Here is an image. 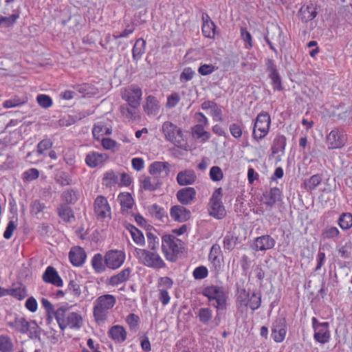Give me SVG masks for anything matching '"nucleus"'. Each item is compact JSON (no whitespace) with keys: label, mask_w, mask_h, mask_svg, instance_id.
Here are the masks:
<instances>
[{"label":"nucleus","mask_w":352,"mask_h":352,"mask_svg":"<svg viewBox=\"0 0 352 352\" xmlns=\"http://www.w3.org/2000/svg\"><path fill=\"white\" fill-rule=\"evenodd\" d=\"M116 304V297L112 294L98 296L93 303V316L96 322L98 324L105 322Z\"/></svg>","instance_id":"1"},{"label":"nucleus","mask_w":352,"mask_h":352,"mask_svg":"<svg viewBox=\"0 0 352 352\" xmlns=\"http://www.w3.org/2000/svg\"><path fill=\"white\" fill-rule=\"evenodd\" d=\"M8 326L21 334H28L33 340H41V328L35 320L28 321L25 318L16 316L12 321L7 323Z\"/></svg>","instance_id":"2"},{"label":"nucleus","mask_w":352,"mask_h":352,"mask_svg":"<svg viewBox=\"0 0 352 352\" xmlns=\"http://www.w3.org/2000/svg\"><path fill=\"white\" fill-rule=\"evenodd\" d=\"M68 308L61 306L54 312V317L60 329L67 327L70 329H80L82 324L81 316L76 312L67 313Z\"/></svg>","instance_id":"3"},{"label":"nucleus","mask_w":352,"mask_h":352,"mask_svg":"<svg viewBox=\"0 0 352 352\" xmlns=\"http://www.w3.org/2000/svg\"><path fill=\"white\" fill-rule=\"evenodd\" d=\"M161 131L165 140L177 148L186 150L187 142L181 128L170 121H166L162 124Z\"/></svg>","instance_id":"4"},{"label":"nucleus","mask_w":352,"mask_h":352,"mask_svg":"<svg viewBox=\"0 0 352 352\" xmlns=\"http://www.w3.org/2000/svg\"><path fill=\"white\" fill-rule=\"evenodd\" d=\"M134 255L138 261L148 267L153 269H161L166 266V264L157 250L135 248Z\"/></svg>","instance_id":"5"},{"label":"nucleus","mask_w":352,"mask_h":352,"mask_svg":"<svg viewBox=\"0 0 352 352\" xmlns=\"http://www.w3.org/2000/svg\"><path fill=\"white\" fill-rule=\"evenodd\" d=\"M182 248L183 242L175 236L167 234L162 236V251L168 261H175Z\"/></svg>","instance_id":"6"},{"label":"nucleus","mask_w":352,"mask_h":352,"mask_svg":"<svg viewBox=\"0 0 352 352\" xmlns=\"http://www.w3.org/2000/svg\"><path fill=\"white\" fill-rule=\"evenodd\" d=\"M202 294L217 309H226V296L222 287L216 285L208 286L203 289Z\"/></svg>","instance_id":"7"},{"label":"nucleus","mask_w":352,"mask_h":352,"mask_svg":"<svg viewBox=\"0 0 352 352\" xmlns=\"http://www.w3.org/2000/svg\"><path fill=\"white\" fill-rule=\"evenodd\" d=\"M271 124V118L268 113H259L254 122L252 138L256 142L263 139L269 133Z\"/></svg>","instance_id":"8"},{"label":"nucleus","mask_w":352,"mask_h":352,"mask_svg":"<svg viewBox=\"0 0 352 352\" xmlns=\"http://www.w3.org/2000/svg\"><path fill=\"white\" fill-rule=\"evenodd\" d=\"M221 196L222 189L219 188L213 192L209 203V214L217 219H221L226 215V210L221 201Z\"/></svg>","instance_id":"9"},{"label":"nucleus","mask_w":352,"mask_h":352,"mask_svg":"<svg viewBox=\"0 0 352 352\" xmlns=\"http://www.w3.org/2000/svg\"><path fill=\"white\" fill-rule=\"evenodd\" d=\"M311 322L314 331V339L320 344L329 342L331 338L329 322H320L315 317L312 318Z\"/></svg>","instance_id":"10"},{"label":"nucleus","mask_w":352,"mask_h":352,"mask_svg":"<svg viewBox=\"0 0 352 352\" xmlns=\"http://www.w3.org/2000/svg\"><path fill=\"white\" fill-rule=\"evenodd\" d=\"M142 91L141 88L135 85H132L125 89L122 98L131 108H138L140 106Z\"/></svg>","instance_id":"11"},{"label":"nucleus","mask_w":352,"mask_h":352,"mask_svg":"<svg viewBox=\"0 0 352 352\" xmlns=\"http://www.w3.org/2000/svg\"><path fill=\"white\" fill-rule=\"evenodd\" d=\"M266 72L268 78L271 80V85L274 91H280L284 89L282 83L281 76L277 69V66L271 59L266 60Z\"/></svg>","instance_id":"12"},{"label":"nucleus","mask_w":352,"mask_h":352,"mask_svg":"<svg viewBox=\"0 0 352 352\" xmlns=\"http://www.w3.org/2000/svg\"><path fill=\"white\" fill-rule=\"evenodd\" d=\"M126 258L125 253L122 250H111L106 252L104 263L107 268L116 270L121 267Z\"/></svg>","instance_id":"13"},{"label":"nucleus","mask_w":352,"mask_h":352,"mask_svg":"<svg viewBox=\"0 0 352 352\" xmlns=\"http://www.w3.org/2000/svg\"><path fill=\"white\" fill-rule=\"evenodd\" d=\"M94 210L98 219H104L110 217L111 214V207L107 198L102 195H98L94 203Z\"/></svg>","instance_id":"14"},{"label":"nucleus","mask_w":352,"mask_h":352,"mask_svg":"<svg viewBox=\"0 0 352 352\" xmlns=\"http://www.w3.org/2000/svg\"><path fill=\"white\" fill-rule=\"evenodd\" d=\"M286 326V320L283 317H278L273 322L272 326V337L274 342L280 343L285 340L287 333Z\"/></svg>","instance_id":"15"},{"label":"nucleus","mask_w":352,"mask_h":352,"mask_svg":"<svg viewBox=\"0 0 352 352\" xmlns=\"http://www.w3.org/2000/svg\"><path fill=\"white\" fill-rule=\"evenodd\" d=\"M346 138L343 132L338 129L332 130L327 136V144L329 149L342 147L345 144Z\"/></svg>","instance_id":"16"},{"label":"nucleus","mask_w":352,"mask_h":352,"mask_svg":"<svg viewBox=\"0 0 352 352\" xmlns=\"http://www.w3.org/2000/svg\"><path fill=\"white\" fill-rule=\"evenodd\" d=\"M282 32L279 27L272 25L271 28H267V32L264 38L269 45L270 48L275 53L277 54V50L274 46V43H280L281 42Z\"/></svg>","instance_id":"17"},{"label":"nucleus","mask_w":352,"mask_h":352,"mask_svg":"<svg viewBox=\"0 0 352 352\" xmlns=\"http://www.w3.org/2000/svg\"><path fill=\"white\" fill-rule=\"evenodd\" d=\"M275 243V240L270 235H263L255 239L253 248L256 251H265L272 249Z\"/></svg>","instance_id":"18"},{"label":"nucleus","mask_w":352,"mask_h":352,"mask_svg":"<svg viewBox=\"0 0 352 352\" xmlns=\"http://www.w3.org/2000/svg\"><path fill=\"white\" fill-rule=\"evenodd\" d=\"M263 200L265 205L273 207L278 201L281 200V191L278 188H270L263 193Z\"/></svg>","instance_id":"19"},{"label":"nucleus","mask_w":352,"mask_h":352,"mask_svg":"<svg viewBox=\"0 0 352 352\" xmlns=\"http://www.w3.org/2000/svg\"><path fill=\"white\" fill-rule=\"evenodd\" d=\"M43 280L45 283H51L56 287H62L63 282L55 268L49 266L43 274Z\"/></svg>","instance_id":"20"},{"label":"nucleus","mask_w":352,"mask_h":352,"mask_svg":"<svg viewBox=\"0 0 352 352\" xmlns=\"http://www.w3.org/2000/svg\"><path fill=\"white\" fill-rule=\"evenodd\" d=\"M176 180L179 186L192 185L197 180V175L193 170L186 169L177 173Z\"/></svg>","instance_id":"21"},{"label":"nucleus","mask_w":352,"mask_h":352,"mask_svg":"<svg viewBox=\"0 0 352 352\" xmlns=\"http://www.w3.org/2000/svg\"><path fill=\"white\" fill-rule=\"evenodd\" d=\"M195 196L196 190L192 187L182 188L177 192V198L182 205L190 204L195 199Z\"/></svg>","instance_id":"22"},{"label":"nucleus","mask_w":352,"mask_h":352,"mask_svg":"<svg viewBox=\"0 0 352 352\" xmlns=\"http://www.w3.org/2000/svg\"><path fill=\"white\" fill-rule=\"evenodd\" d=\"M171 218L179 222H184L190 218L191 213L189 210L182 206H175L170 208Z\"/></svg>","instance_id":"23"},{"label":"nucleus","mask_w":352,"mask_h":352,"mask_svg":"<svg viewBox=\"0 0 352 352\" xmlns=\"http://www.w3.org/2000/svg\"><path fill=\"white\" fill-rule=\"evenodd\" d=\"M86 253L80 247H74L71 249L69 253V258L74 266H81L86 259Z\"/></svg>","instance_id":"24"},{"label":"nucleus","mask_w":352,"mask_h":352,"mask_svg":"<svg viewBox=\"0 0 352 352\" xmlns=\"http://www.w3.org/2000/svg\"><path fill=\"white\" fill-rule=\"evenodd\" d=\"M221 250L219 244H214L211 248L208 255V260L212 263L214 270L219 272L221 269Z\"/></svg>","instance_id":"25"},{"label":"nucleus","mask_w":352,"mask_h":352,"mask_svg":"<svg viewBox=\"0 0 352 352\" xmlns=\"http://www.w3.org/2000/svg\"><path fill=\"white\" fill-rule=\"evenodd\" d=\"M107 159V155L104 153H99L96 151L89 153L85 157L87 165L91 168H95L102 164Z\"/></svg>","instance_id":"26"},{"label":"nucleus","mask_w":352,"mask_h":352,"mask_svg":"<svg viewBox=\"0 0 352 352\" xmlns=\"http://www.w3.org/2000/svg\"><path fill=\"white\" fill-rule=\"evenodd\" d=\"M316 15V8L312 3L302 6L298 12V17L303 23L313 20Z\"/></svg>","instance_id":"27"},{"label":"nucleus","mask_w":352,"mask_h":352,"mask_svg":"<svg viewBox=\"0 0 352 352\" xmlns=\"http://www.w3.org/2000/svg\"><path fill=\"white\" fill-rule=\"evenodd\" d=\"M109 337L115 342L122 343L126 339V331L121 325H114L108 331Z\"/></svg>","instance_id":"28"},{"label":"nucleus","mask_w":352,"mask_h":352,"mask_svg":"<svg viewBox=\"0 0 352 352\" xmlns=\"http://www.w3.org/2000/svg\"><path fill=\"white\" fill-rule=\"evenodd\" d=\"M143 108L147 115L155 116L159 112L160 102L155 97L153 96H148L146 98L145 104L143 105Z\"/></svg>","instance_id":"29"},{"label":"nucleus","mask_w":352,"mask_h":352,"mask_svg":"<svg viewBox=\"0 0 352 352\" xmlns=\"http://www.w3.org/2000/svg\"><path fill=\"white\" fill-rule=\"evenodd\" d=\"M131 269L130 267L124 268L117 274L111 276L109 279V284L111 286H118L127 281L131 276Z\"/></svg>","instance_id":"30"},{"label":"nucleus","mask_w":352,"mask_h":352,"mask_svg":"<svg viewBox=\"0 0 352 352\" xmlns=\"http://www.w3.org/2000/svg\"><path fill=\"white\" fill-rule=\"evenodd\" d=\"M58 216L65 222H71L74 219L73 210L69 206L65 204H60L57 206Z\"/></svg>","instance_id":"31"},{"label":"nucleus","mask_w":352,"mask_h":352,"mask_svg":"<svg viewBox=\"0 0 352 352\" xmlns=\"http://www.w3.org/2000/svg\"><path fill=\"white\" fill-rule=\"evenodd\" d=\"M149 172L155 177L162 173L167 175L169 173V164L166 162H155L150 165Z\"/></svg>","instance_id":"32"},{"label":"nucleus","mask_w":352,"mask_h":352,"mask_svg":"<svg viewBox=\"0 0 352 352\" xmlns=\"http://www.w3.org/2000/svg\"><path fill=\"white\" fill-rule=\"evenodd\" d=\"M78 197L79 193L78 190L74 188L64 190L60 195L61 201L66 205L76 204L78 200Z\"/></svg>","instance_id":"33"},{"label":"nucleus","mask_w":352,"mask_h":352,"mask_svg":"<svg viewBox=\"0 0 352 352\" xmlns=\"http://www.w3.org/2000/svg\"><path fill=\"white\" fill-rule=\"evenodd\" d=\"M204 125L202 124H197L192 128V133L193 136L201 140V142L204 143L210 138V133L204 130Z\"/></svg>","instance_id":"34"},{"label":"nucleus","mask_w":352,"mask_h":352,"mask_svg":"<svg viewBox=\"0 0 352 352\" xmlns=\"http://www.w3.org/2000/svg\"><path fill=\"white\" fill-rule=\"evenodd\" d=\"M91 265L96 273H102L107 267L104 263V256H102L100 254H96L91 259Z\"/></svg>","instance_id":"35"},{"label":"nucleus","mask_w":352,"mask_h":352,"mask_svg":"<svg viewBox=\"0 0 352 352\" xmlns=\"http://www.w3.org/2000/svg\"><path fill=\"white\" fill-rule=\"evenodd\" d=\"M148 211L152 217L162 221V222H164V219H167V215L164 209L156 204L150 206L148 208Z\"/></svg>","instance_id":"36"},{"label":"nucleus","mask_w":352,"mask_h":352,"mask_svg":"<svg viewBox=\"0 0 352 352\" xmlns=\"http://www.w3.org/2000/svg\"><path fill=\"white\" fill-rule=\"evenodd\" d=\"M118 200L123 210L131 209L134 203L131 195L129 192H121L118 197Z\"/></svg>","instance_id":"37"},{"label":"nucleus","mask_w":352,"mask_h":352,"mask_svg":"<svg viewBox=\"0 0 352 352\" xmlns=\"http://www.w3.org/2000/svg\"><path fill=\"white\" fill-rule=\"evenodd\" d=\"M9 296H12L19 300H21L27 296L25 287L21 284L14 285L9 289Z\"/></svg>","instance_id":"38"},{"label":"nucleus","mask_w":352,"mask_h":352,"mask_svg":"<svg viewBox=\"0 0 352 352\" xmlns=\"http://www.w3.org/2000/svg\"><path fill=\"white\" fill-rule=\"evenodd\" d=\"M145 52V41L143 38H138L132 50L133 58L134 60H139L141 58L142 54Z\"/></svg>","instance_id":"39"},{"label":"nucleus","mask_w":352,"mask_h":352,"mask_svg":"<svg viewBox=\"0 0 352 352\" xmlns=\"http://www.w3.org/2000/svg\"><path fill=\"white\" fill-rule=\"evenodd\" d=\"M338 223L343 230H347L352 227V214L349 212L342 213L338 220Z\"/></svg>","instance_id":"40"},{"label":"nucleus","mask_w":352,"mask_h":352,"mask_svg":"<svg viewBox=\"0 0 352 352\" xmlns=\"http://www.w3.org/2000/svg\"><path fill=\"white\" fill-rule=\"evenodd\" d=\"M286 146V138L283 135H277L273 141L272 146L274 154L278 153L285 150Z\"/></svg>","instance_id":"41"},{"label":"nucleus","mask_w":352,"mask_h":352,"mask_svg":"<svg viewBox=\"0 0 352 352\" xmlns=\"http://www.w3.org/2000/svg\"><path fill=\"white\" fill-rule=\"evenodd\" d=\"M247 307H249L252 311L258 309L261 305V294L260 292H254L250 294L247 300Z\"/></svg>","instance_id":"42"},{"label":"nucleus","mask_w":352,"mask_h":352,"mask_svg":"<svg viewBox=\"0 0 352 352\" xmlns=\"http://www.w3.org/2000/svg\"><path fill=\"white\" fill-rule=\"evenodd\" d=\"M27 102L28 97L23 96L20 98L18 96H14L10 99L5 100L3 103V107L6 109L12 108L25 104Z\"/></svg>","instance_id":"43"},{"label":"nucleus","mask_w":352,"mask_h":352,"mask_svg":"<svg viewBox=\"0 0 352 352\" xmlns=\"http://www.w3.org/2000/svg\"><path fill=\"white\" fill-rule=\"evenodd\" d=\"M322 180V176L320 174L314 175L304 182L305 187L307 190H314L320 184Z\"/></svg>","instance_id":"44"},{"label":"nucleus","mask_w":352,"mask_h":352,"mask_svg":"<svg viewBox=\"0 0 352 352\" xmlns=\"http://www.w3.org/2000/svg\"><path fill=\"white\" fill-rule=\"evenodd\" d=\"M159 186L158 180L155 176L146 177L142 181V186L146 190H155Z\"/></svg>","instance_id":"45"},{"label":"nucleus","mask_w":352,"mask_h":352,"mask_svg":"<svg viewBox=\"0 0 352 352\" xmlns=\"http://www.w3.org/2000/svg\"><path fill=\"white\" fill-rule=\"evenodd\" d=\"M138 108H131L127 104L120 106V109L122 115L127 119L134 120L138 117L137 109Z\"/></svg>","instance_id":"46"},{"label":"nucleus","mask_w":352,"mask_h":352,"mask_svg":"<svg viewBox=\"0 0 352 352\" xmlns=\"http://www.w3.org/2000/svg\"><path fill=\"white\" fill-rule=\"evenodd\" d=\"M197 317L200 322L208 324L212 318V311L209 308H201L198 311Z\"/></svg>","instance_id":"47"},{"label":"nucleus","mask_w":352,"mask_h":352,"mask_svg":"<svg viewBox=\"0 0 352 352\" xmlns=\"http://www.w3.org/2000/svg\"><path fill=\"white\" fill-rule=\"evenodd\" d=\"M118 182V177L112 170L107 172L102 179V184L107 188H111L115 186Z\"/></svg>","instance_id":"48"},{"label":"nucleus","mask_w":352,"mask_h":352,"mask_svg":"<svg viewBox=\"0 0 352 352\" xmlns=\"http://www.w3.org/2000/svg\"><path fill=\"white\" fill-rule=\"evenodd\" d=\"M236 296L240 307H247V300L250 298V293L243 287H237Z\"/></svg>","instance_id":"49"},{"label":"nucleus","mask_w":352,"mask_h":352,"mask_svg":"<svg viewBox=\"0 0 352 352\" xmlns=\"http://www.w3.org/2000/svg\"><path fill=\"white\" fill-rule=\"evenodd\" d=\"M13 351V343L11 338L6 335L0 336V351L12 352Z\"/></svg>","instance_id":"50"},{"label":"nucleus","mask_w":352,"mask_h":352,"mask_svg":"<svg viewBox=\"0 0 352 352\" xmlns=\"http://www.w3.org/2000/svg\"><path fill=\"white\" fill-rule=\"evenodd\" d=\"M238 237L232 234H227L223 238V247L225 250L231 251L236 245Z\"/></svg>","instance_id":"51"},{"label":"nucleus","mask_w":352,"mask_h":352,"mask_svg":"<svg viewBox=\"0 0 352 352\" xmlns=\"http://www.w3.org/2000/svg\"><path fill=\"white\" fill-rule=\"evenodd\" d=\"M130 233L133 241L137 245H144L145 244V239L143 233L134 226H131Z\"/></svg>","instance_id":"52"},{"label":"nucleus","mask_w":352,"mask_h":352,"mask_svg":"<svg viewBox=\"0 0 352 352\" xmlns=\"http://www.w3.org/2000/svg\"><path fill=\"white\" fill-rule=\"evenodd\" d=\"M241 38L245 43V47L250 49L253 46L252 37L250 32L247 30L246 28H241L240 30Z\"/></svg>","instance_id":"53"},{"label":"nucleus","mask_w":352,"mask_h":352,"mask_svg":"<svg viewBox=\"0 0 352 352\" xmlns=\"http://www.w3.org/2000/svg\"><path fill=\"white\" fill-rule=\"evenodd\" d=\"M39 170L36 168H32L25 170L23 173V180L25 182H30L36 179L39 177Z\"/></svg>","instance_id":"54"},{"label":"nucleus","mask_w":352,"mask_h":352,"mask_svg":"<svg viewBox=\"0 0 352 352\" xmlns=\"http://www.w3.org/2000/svg\"><path fill=\"white\" fill-rule=\"evenodd\" d=\"M146 238L148 241V249H151L153 250H158L160 244L159 238L151 231L146 232Z\"/></svg>","instance_id":"55"},{"label":"nucleus","mask_w":352,"mask_h":352,"mask_svg":"<svg viewBox=\"0 0 352 352\" xmlns=\"http://www.w3.org/2000/svg\"><path fill=\"white\" fill-rule=\"evenodd\" d=\"M126 322L131 330L135 331L138 329L140 318L135 314H130L126 318Z\"/></svg>","instance_id":"56"},{"label":"nucleus","mask_w":352,"mask_h":352,"mask_svg":"<svg viewBox=\"0 0 352 352\" xmlns=\"http://www.w3.org/2000/svg\"><path fill=\"white\" fill-rule=\"evenodd\" d=\"M215 25L214 23L202 24V32L204 36L212 38L215 34Z\"/></svg>","instance_id":"57"},{"label":"nucleus","mask_w":352,"mask_h":352,"mask_svg":"<svg viewBox=\"0 0 352 352\" xmlns=\"http://www.w3.org/2000/svg\"><path fill=\"white\" fill-rule=\"evenodd\" d=\"M192 275L195 279L201 280L208 276V270L206 267L201 265L194 270Z\"/></svg>","instance_id":"58"},{"label":"nucleus","mask_w":352,"mask_h":352,"mask_svg":"<svg viewBox=\"0 0 352 352\" xmlns=\"http://www.w3.org/2000/svg\"><path fill=\"white\" fill-rule=\"evenodd\" d=\"M195 74V72L191 67H186L180 74L179 80L182 83H185L190 80Z\"/></svg>","instance_id":"59"},{"label":"nucleus","mask_w":352,"mask_h":352,"mask_svg":"<svg viewBox=\"0 0 352 352\" xmlns=\"http://www.w3.org/2000/svg\"><path fill=\"white\" fill-rule=\"evenodd\" d=\"M340 234L339 230L335 226H330L326 228L322 232V236L324 239H333Z\"/></svg>","instance_id":"60"},{"label":"nucleus","mask_w":352,"mask_h":352,"mask_svg":"<svg viewBox=\"0 0 352 352\" xmlns=\"http://www.w3.org/2000/svg\"><path fill=\"white\" fill-rule=\"evenodd\" d=\"M229 131L232 137L236 139H239L243 135L242 124L238 123H232L229 126Z\"/></svg>","instance_id":"61"},{"label":"nucleus","mask_w":352,"mask_h":352,"mask_svg":"<svg viewBox=\"0 0 352 352\" xmlns=\"http://www.w3.org/2000/svg\"><path fill=\"white\" fill-rule=\"evenodd\" d=\"M38 104L43 108H49L52 105V98L45 94H39L36 97Z\"/></svg>","instance_id":"62"},{"label":"nucleus","mask_w":352,"mask_h":352,"mask_svg":"<svg viewBox=\"0 0 352 352\" xmlns=\"http://www.w3.org/2000/svg\"><path fill=\"white\" fill-rule=\"evenodd\" d=\"M66 292H71L75 297H79L81 294L80 285L74 280L69 281Z\"/></svg>","instance_id":"63"},{"label":"nucleus","mask_w":352,"mask_h":352,"mask_svg":"<svg viewBox=\"0 0 352 352\" xmlns=\"http://www.w3.org/2000/svg\"><path fill=\"white\" fill-rule=\"evenodd\" d=\"M52 142L50 139H44L37 144L36 153L41 155L46 150L50 149L52 146Z\"/></svg>","instance_id":"64"}]
</instances>
